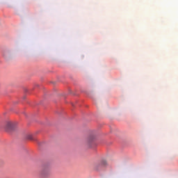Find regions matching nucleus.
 Returning <instances> with one entry per match:
<instances>
[{
	"mask_svg": "<svg viewBox=\"0 0 178 178\" xmlns=\"http://www.w3.org/2000/svg\"><path fill=\"white\" fill-rule=\"evenodd\" d=\"M5 130L6 133H20L19 122L16 121H7Z\"/></svg>",
	"mask_w": 178,
	"mask_h": 178,
	"instance_id": "1",
	"label": "nucleus"
},
{
	"mask_svg": "<svg viewBox=\"0 0 178 178\" xmlns=\"http://www.w3.org/2000/svg\"><path fill=\"white\" fill-rule=\"evenodd\" d=\"M49 170L48 169H44L40 172V178H47L49 177Z\"/></svg>",
	"mask_w": 178,
	"mask_h": 178,
	"instance_id": "2",
	"label": "nucleus"
},
{
	"mask_svg": "<svg viewBox=\"0 0 178 178\" xmlns=\"http://www.w3.org/2000/svg\"><path fill=\"white\" fill-rule=\"evenodd\" d=\"M88 133H89V134H99V130L90 129Z\"/></svg>",
	"mask_w": 178,
	"mask_h": 178,
	"instance_id": "3",
	"label": "nucleus"
},
{
	"mask_svg": "<svg viewBox=\"0 0 178 178\" xmlns=\"http://www.w3.org/2000/svg\"><path fill=\"white\" fill-rule=\"evenodd\" d=\"M26 137V138H27L28 140H35V138L34 137V136H33V135H31V134H29V135H27Z\"/></svg>",
	"mask_w": 178,
	"mask_h": 178,
	"instance_id": "4",
	"label": "nucleus"
},
{
	"mask_svg": "<svg viewBox=\"0 0 178 178\" xmlns=\"http://www.w3.org/2000/svg\"><path fill=\"white\" fill-rule=\"evenodd\" d=\"M95 138L94 137V135H90V136L88 138V143H91V141H94Z\"/></svg>",
	"mask_w": 178,
	"mask_h": 178,
	"instance_id": "5",
	"label": "nucleus"
},
{
	"mask_svg": "<svg viewBox=\"0 0 178 178\" xmlns=\"http://www.w3.org/2000/svg\"><path fill=\"white\" fill-rule=\"evenodd\" d=\"M36 133H37V134H40L41 133H44V131L42 129H39V130L37 131Z\"/></svg>",
	"mask_w": 178,
	"mask_h": 178,
	"instance_id": "6",
	"label": "nucleus"
},
{
	"mask_svg": "<svg viewBox=\"0 0 178 178\" xmlns=\"http://www.w3.org/2000/svg\"><path fill=\"white\" fill-rule=\"evenodd\" d=\"M101 165H106V161H103Z\"/></svg>",
	"mask_w": 178,
	"mask_h": 178,
	"instance_id": "7",
	"label": "nucleus"
}]
</instances>
